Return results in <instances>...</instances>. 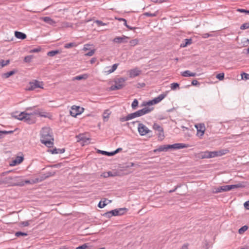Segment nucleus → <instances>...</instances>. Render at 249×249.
I'll use <instances>...</instances> for the list:
<instances>
[{
	"label": "nucleus",
	"instance_id": "f257e3e1",
	"mask_svg": "<svg viewBox=\"0 0 249 249\" xmlns=\"http://www.w3.org/2000/svg\"><path fill=\"white\" fill-rule=\"evenodd\" d=\"M41 142L46 146L51 147L53 144V138L52 132L49 127H43L40 131Z\"/></svg>",
	"mask_w": 249,
	"mask_h": 249
},
{
	"label": "nucleus",
	"instance_id": "f03ea898",
	"mask_svg": "<svg viewBox=\"0 0 249 249\" xmlns=\"http://www.w3.org/2000/svg\"><path fill=\"white\" fill-rule=\"evenodd\" d=\"M43 112H40L38 110H35L31 113L22 112L18 115L17 119L19 120L24 121L29 124H32L35 123V121L31 118V115L37 114L40 116L46 117V116L43 114Z\"/></svg>",
	"mask_w": 249,
	"mask_h": 249
},
{
	"label": "nucleus",
	"instance_id": "7ed1b4c3",
	"mask_svg": "<svg viewBox=\"0 0 249 249\" xmlns=\"http://www.w3.org/2000/svg\"><path fill=\"white\" fill-rule=\"evenodd\" d=\"M19 177L17 176H8L2 180V182L5 184H9L12 186H23L24 185V182L19 181Z\"/></svg>",
	"mask_w": 249,
	"mask_h": 249
},
{
	"label": "nucleus",
	"instance_id": "20e7f679",
	"mask_svg": "<svg viewBox=\"0 0 249 249\" xmlns=\"http://www.w3.org/2000/svg\"><path fill=\"white\" fill-rule=\"evenodd\" d=\"M126 78L121 77L116 78L114 80L115 85H112L110 89L111 90H115L122 89L125 86Z\"/></svg>",
	"mask_w": 249,
	"mask_h": 249
},
{
	"label": "nucleus",
	"instance_id": "39448f33",
	"mask_svg": "<svg viewBox=\"0 0 249 249\" xmlns=\"http://www.w3.org/2000/svg\"><path fill=\"white\" fill-rule=\"evenodd\" d=\"M245 186L246 185L244 184V183H239L238 184L233 185H226L221 186L220 189L222 190V192H227L232 189L239 188H244Z\"/></svg>",
	"mask_w": 249,
	"mask_h": 249
},
{
	"label": "nucleus",
	"instance_id": "423d86ee",
	"mask_svg": "<svg viewBox=\"0 0 249 249\" xmlns=\"http://www.w3.org/2000/svg\"><path fill=\"white\" fill-rule=\"evenodd\" d=\"M138 131L141 136H145L151 132V131L149 129L147 126L141 123H139Z\"/></svg>",
	"mask_w": 249,
	"mask_h": 249
},
{
	"label": "nucleus",
	"instance_id": "0eeeda50",
	"mask_svg": "<svg viewBox=\"0 0 249 249\" xmlns=\"http://www.w3.org/2000/svg\"><path fill=\"white\" fill-rule=\"evenodd\" d=\"M153 107H144L142 109H140L134 112L136 117H139L144 115L146 114L149 113L153 110Z\"/></svg>",
	"mask_w": 249,
	"mask_h": 249
},
{
	"label": "nucleus",
	"instance_id": "6e6552de",
	"mask_svg": "<svg viewBox=\"0 0 249 249\" xmlns=\"http://www.w3.org/2000/svg\"><path fill=\"white\" fill-rule=\"evenodd\" d=\"M43 83L41 82H39L36 80H34L33 82H30L29 83V86L27 88L28 90H33L36 88H41L43 89Z\"/></svg>",
	"mask_w": 249,
	"mask_h": 249
},
{
	"label": "nucleus",
	"instance_id": "1a4fd4ad",
	"mask_svg": "<svg viewBox=\"0 0 249 249\" xmlns=\"http://www.w3.org/2000/svg\"><path fill=\"white\" fill-rule=\"evenodd\" d=\"M83 110V107L73 106L70 110V114L71 116L76 117L78 115L81 114Z\"/></svg>",
	"mask_w": 249,
	"mask_h": 249
},
{
	"label": "nucleus",
	"instance_id": "9d476101",
	"mask_svg": "<svg viewBox=\"0 0 249 249\" xmlns=\"http://www.w3.org/2000/svg\"><path fill=\"white\" fill-rule=\"evenodd\" d=\"M213 156H214V154L213 153V151H209L202 152L198 154V157L201 159L213 158Z\"/></svg>",
	"mask_w": 249,
	"mask_h": 249
},
{
	"label": "nucleus",
	"instance_id": "9b49d317",
	"mask_svg": "<svg viewBox=\"0 0 249 249\" xmlns=\"http://www.w3.org/2000/svg\"><path fill=\"white\" fill-rule=\"evenodd\" d=\"M197 129V135L200 137L202 136L205 131V126L204 124H198L195 125Z\"/></svg>",
	"mask_w": 249,
	"mask_h": 249
},
{
	"label": "nucleus",
	"instance_id": "f8f14e48",
	"mask_svg": "<svg viewBox=\"0 0 249 249\" xmlns=\"http://www.w3.org/2000/svg\"><path fill=\"white\" fill-rule=\"evenodd\" d=\"M128 38V37L125 36H116L113 39V41L116 43H126L127 42V39Z\"/></svg>",
	"mask_w": 249,
	"mask_h": 249
},
{
	"label": "nucleus",
	"instance_id": "ddd939ff",
	"mask_svg": "<svg viewBox=\"0 0 249 249\" xmlns=\"http://www.w3.org/2000/svg\"><path fill=\"white\" fill-rule=\"evenodd\" d=\"M229 150L227 149H222L219 151H214L213 153H214V156L213 158L218 156H221L228 153Z\"/></svg>",
	"mask_w": 249,
	"mask_h": 249
},
{
	"label": "nucleus",
	"instance_id": "4468645a",
	"mask_svg": "<svg viewBox=\"0 0 249 249\" xmlns=\"http://www.w3.org/2000/svg\"><path fill=\"white\" fill-rule=\"evenodd\" d=\"M135 118H136L135 116V115L134 114V112L130 113L125 117H122L120 118V121L122 122L127 121L129 120H130L132 119H134Z\"/></svg>",
	"mask_w": 249,
	"mask_h": 249
},
{
	"label": "nucleus",
	"instance_id": "2eb2a0df",
	"mask_svg": "<svg viewBox=\"0 0 249 249\" xmlns=\"http://www.w3.org/2000/svg\"><path fill=\"white\" fill-rule=\"evenodd\" d=\"M141 72V71L137 68L131 70L129 71V76L130 77H135L140 75Z\"/></svg>",
	"mask_w": 249,
	"mask_h": 249
},
{
	"label": "nucleus",
	"instance_id": "dca6fc26",
	"mask_svg": "<svg viewBox=\"0 0 249 249\" xmlns=\"http://www.w3.org/2000/svg\"><path fill=\"white\" fill-rule=\"evenodd\" d=\"M17 71L14 70L11 71H8L6 73H3L1 74V77L3 79H7L9 78L10 76L14 75L17 72Z\"/></svg>",
	"mask_w": 249,
	"mask_h": 249
},
{
	"label": "nucleus",
	"instance_id": "f3484780",
	"mask_svg": "<svg viewBox=\"0 0 249 249\" xmlns=\"http://www.w3.org/2000/svg\"><path fill=\"white\" fill-rule=\"evenodd\" d=\"M192 43V39L191 38L185 39L180 44V47L181 48H184L188 45H191Z\"/></svg>",
	"mask_w": 249,
	"mask_h": 249
},
{
	"label": "nucleus",
	"instance_id": "a211bd4d",
	"mask_svg": "<svg viewBox=\"0 0 249 249\" xmlns=\"http://www.w3.org/2000/svg\"><path fill=\"white\" fill-rule=\"evenodd\" d=\"M166 96V94H161L159 95L157 97L155 98L153 100L154 104H156L160 102L163 100Z\"/></svg>",
	"mask_w": 249,
	"mask_h": 249
},
{
	"label": "nucleus",
	"instance_id": "6ab92c4d",
	"mask_svg": "<svg viewBox=\"0 0 249 249\" xmlns=\"http://www.w3.org/2000/svg\"><path fill=\"white\" fill-rule=\"evenodd\" d=\"M15 36L17 38L22 40L25 39L27 37L25 34L18 31H15Z\"/></svg>",
	"mask_w": 249,
	"mask_h": 249
},
{
	"label": "nucleus",
	"instance_id": "aec40b11",
	"mask_svg": "<svg viewBox=\"0 0 249 249\" xmlns=\"http://www.w3.org/2000/svg\"><path fill=\"white\" fill-rule=\"evenodd\" d=\"M174 149H179L184 148H187L189 147L188 144L182 143H177L174 144Z\"/></svg>",
	"mask_w": 249,
	"mask_h": 249
},
{
	"label": "nucleus",
	"instance_id": "412c9836",
	"mask_svg": "<svg viewBox=\"0 0 249 249\" xmlns=\"http://www.w3.org/2000/svg\"><path fill=\"white\" fill-rule=\"evenodd\" d=\"M42 20L50 25H53L55 23V22L49 17H45L41 18Z\"/></svg>",
	"mask_w": 249,
	"mask_h": 249
},
{
	"label": "nucleus",
	"instance_id": "4be33fe9",
	"mask_svg": "<svg viewBox=\"0 0 249 249\" xmlns=\"http://www.w3.org/2000/svg\"><path fill=\"white\" fill-rule=\"evenodd\" d=\"M168 150L167 145H162L160 146L157 149H155L154 151L156 152L157 151H167Z\"/></svg>",
	"mask_w": 249,
	"mask_h": 249
},
{
	"label": "nucleus",
	"instance_id": "5701e85b",
	"mask_svg": "<svg viewBox=\"0 0 249 249\" xmlns=\"http://www.w3.org/2000/svg\"><path fill=\"white\" fill-rule=\"evenodd\" d=\"M51 152L52 154H61L65 152V149L64 148H54L52 150H51Z\"/></svg>",
	"mask_w": 249,
	"mask_h": 249
},
{
	"label": "nucleus",
	"instance_id": "b1692460",
	"mask_svg": "<svg viewBox=\"0 0 249 249\" xmlns=\"http://www.w3.org/2000/svg\"><path fill=\"white\" fill-rule=\"evenodd\" d=\"M153 128L155 131H157L158 132L160 131H161V130H163V128L159 124L157 123H154L153 125Z\"/></svg>",
	"mask_w": 249,
	"mask_h": 249
},
{
	"label": "nucleus",
	"instance_id": "393cba45",
	"mask_svg": "<svg viewBox=\"0 0 249 249\" xmlns=\"http://www.w3.org/2000/svg\"><path fill=\"white\" fill-rule=\"evenodd\" d=\"M115 176L113 174L112 172L111 171H108L107 172H104L102 174L101 177H103V178H106L109 177H113Z\"/></svg>",
	"mask_w": 249,
	"mask_h": 249
},
{
	"label": "nucleus",
	"instance_id": "a878e982",
	"mask_svg": "<svg viewBox=\"0 0 249 249\" xmlns=\"http://www.w3.org/2000/svg\"><path fill=\"white\" fill-rule=\"evenodd\" d=\"M155 105L153 102V100L147 101V102H143L141 106H144L145 107H150L149 106Z\"/></svg>",
	"mask_w": 249,
	"mask_h": 249
},
{
	"label": "nucleus",
	"instance_id": "bb28decb",
	"mask_svg": "<svg viewBox=\"0 0 249 249\" xmlns=\"http://www.w3.org/2000/svg\"><path fill=\"white\" fill-rule=\"evenodd\" d=\"M138 104H139V102H138V101L137 99H135L132 104H131V107H132V108L133 109V110H135L137 109L138 106Z\"/></svg>",
	"mask_w": 249,
	"mask_h": 249
},
{
	"label": "nucleus",
	"instance_id": "cd10ccee",
	"mask_svg": "<svg viewBox=\"0 0 249 249\" xmlns=\"http://www.w3.org/2000/svg\"><path fill=\"white\" fill-rule=\"evenodd\" d=\"M23 160V158L22 157H17V159L16 160H14L13 161L14 164L13 165H15L17 163H21Z\"/></svg>",
	"mask_w": 249,
	"mask_h": 249
},
{
	"label": "nucleus",
	"instance_id": "c85d7f7f",
	"mask_svg": "<svg viewBox=\"0 0 249 249\" xmlns=\"http://www.w3.org/2000/svg\"><path fill=\"white\" fill-rule=\"evenodd\" d=\"M158 135V139L160 141H162L164 138V131L163 130H161V131H160L157 133Z\"/></svg>",
	"mask_w": 249,
	"mask_h": 249
},
{
	"label": "nucleus",
	"instance_id": "c756f323",
	"mask_svg": "<svg viewBox=\"0 0 249 249\" xmlns=\"http://www.w3.org/2000/svg\"><path fill=\"white\" fill-rule=\"evenodd\" d=\"M59 53V51L58 50H53V51H50L49 52H48L47 53V55L49 56H54L55 55L58 54Z\"/></svg>",
	"mask_w": 249,
	"mask_h": 249
},
{
	"label": "nucleus",
	"instance_id": "7c9ffc66",
	"mask_svg": "<svg viewBox=\"0 0 249 249\" xmlns=\"http://www.w3.org/2000/svg\"><path fill=\"white\" fill-rule=\"evenodd\" d=\"M9 63H10V60H7L6 61H5L4 60H1L0 61V64L1 65V67H5V66H6L8 64H9Z\"/></svg>",
	"mask_w": 249,
	"mask_h": 249
},
{
	"label": "nucleus",
	"instance_id": "2f4dec72",
	"mask_svg": "<svg viewBox=\"0 0 249 249\" xmlns=\"http://www.w3.org/2000/svg\"><path fill=\"white\" fill-rule=\"evenodd\" d=\"M33 56L32 55L26 56L24 57V61L26 63H29L31 61Z\"/></svg>",
	"mask_w": 249,
	"mask_h": 249
},
{
	"label": "nucleus",
	"instance_id": "473e14b6",
	"mask_svg": "<svg viewBox=\"0 0 249 249\" xmlns=\"http://www.w3.org/2000/svg\"><path fill=\"white\" fill-rule=\"evenodd\" d=\"M118 66V64H113L112 65V68L110 70H109L107 71V72L109 73L113 72L114 71H115L116 70V69L117 68Z\"/></svg>",
	"mask_w": 249,
	"mask_h": 249
},
{
	"label": "nucleus",
	"instance_id": "72a5a7b5",
	"mask_svg": "<svg viewBox=\"0 0 249 249\" xmlns=\"http://www.w3.org/2000/svg\"><path fill=\"white\" fill-rule=\"evenodd\" d=\"M144 16H145L146 17H154L157 16V12H155L154 13H151L149 12H145L143 14Z\"/></svg>",
	"mask_w": 249,
	"mask_h": 249
},
{
	"label": "nucleus",
	"instance_id": "f704fd0d",
	"mask_svg": "<svg viewBox=\"0 0 249 249\" xmlns=\"http://www.w3.org/2000/svg\"><path fill=\"white\" fill-rule=\"evenodd\" d=\"M191 72L190 71L186 70L181 73V75L184 77H189L190 76Z\"/></svg>",
	"mask_w": 249,
	"mask_h": 249
},
{
	"label": "nucleus",
	"instance_id": "c9c22d12",
	"mask_svg": "<svg viewBox=\"0 0 249 249\" xmlns=\"http://www.w3.org/2000/svg\"><path fill=\"white\" fill-rule=\"evenodd\" d=\"M138 39H134L130 40L129 43L131 46H135L138 44Z\"/></svg>",
	"mask_w": 249,
	"mask_h": 249
},
{
	"label": "nucleus",
	"instance_id": "e433bc0d",
	"mask_svg": "<svg viewBox=\"0 0 249 249\" xmlns=\"http://www.w3.org/2000/svg\"><path fill=\"white\" fill-rule=\"evenodd\" d=\"M109 113L108 112V110H106L104 112L103 114V118L104 121H107L109 118Z\"/></svg>",
	"mask_w": 249,
	"mask_h": 249
},
{
	"label": "nucleus",
	"instance_id": "4c0bfd02",
	"mask_svg": "<svg viewBox=\"0 0 249 249\" xmlns=\"http://www.w3.org/2000/svg\"><path fill=\"white\" fill-rule=\"evenodd\" d=\"M87 78V76L86 74H83L81 75H78L74 77V79L78 80H80L83 79H86Z\"/></svg>",
	"mask_w": 249,
	"mask_h": 249
},
{
	"label": "nucleus",
	"instance_id": "58836bf2",
	"mask_svg": "<svg viewBox=\"0 0 249 249\" xmlns=\"http://www.w3.org/2000/svg\"><path fill=\"white\" fill-rule=\"evenodd\" d=\"M248 227L247 226H244L240 229H239L238 232L240 234H242L245 231H246L248 229Z\"/></svg>",
	"mask_w": 249,
	"mask_h": 249
},
{
	"label": "nucleus",
	"instance_id": "ea45409f",
	"mask_svg": "<svg viewBox=\"0 0 249 249\" xmlns=\"http://www.w3.org/2000/svg\"><path fill=\"white\" fill-rule=\"evenodd\" d=\"M179 84L177 83H173L171 84V89L172 90H175L177 88H179Z\"/></svg>",
	"mask_w": 249,
	"mask_h": 249
},
{
	"label": "nucleus",
	"instance_id": "a19ab883",
	"mask_svg": "<svg viewBox=\"0 0 249 249\" xmlns=\"http://www.w3.org/2000/svg\"><path fill=\"white\" fill-rule=\"evenodd\" d=\"M249 29V22H247L242 24L240 27V29L245 30Z\"/></svg>",
	"mask_w": 249,
	"mask_h": 249
},
{
	"label": "nucleus",
	"instance_id": "79ce46f5",
	"mask_svg": "<svg viewBox=\"0 0 249 249\" xmlns=\"http://www.w3.org/2000/svg\"><path fill=\"white\" fill-rule=\"evenodd\" d=\"M75 46V44L73 42L65 44L64 45V47L66 49H69L71 47H73Z\"/></svg>",
	"mask_w": 249,
	"mask_h": 249
},
{
	"label": "nucleus",
	"instance_id": "37998d69",
	"mask_svg": "<svg viewBox=\"0 0 249 249\" xmlns=\"http://www.w3.org/2000/svg\"><path fill=\"white\" fill-rule=\"evenodd\" d=\"M98 153H101L104 155H107V156H112V155H111V152H107V151H102V150H99L98 151Z\"/></svg>",
	"mask_w": 249,
	"mask_h": 249
},
{
	"label": "nucleus",
	"instance_id": "c03bdc74",
	"mask_svg": "<svg viewBox=\"0 0 249 249\" xmlns=\"http://www.w3.org/2000/svg\"><path fill=\"white\" fill-rule=\"evenodd\" d=\"M27 233L21 231H17L15 233V235L17 237H19L20 236H27Z\"/></svg>",
	"mask_w": 249,
	"mask_h": 249
},
{
	"label": "nucleus",
	"instance_id": "a18cd8bd",
	"mask_svg": "<svg viewBox=\"0 0 249 249\" xmlns=\"http://www.w3.org/2000/svg\"><path fill=\"white\" fill-rule=\"evenodd\" d=\"M216 77L219 80H222L224 78V73H220L216 75Z\"/></svg>",
	"mask_w": 249,
	"mask_h": 249
},
{
	"label": "nucleus",
	"instance_id": "49530a36",
	"mask_svg": "<svg viewBox=\"0 0 249 249\" xmlns=\"http://www.w3.org/2000/svg\"><path fill=\"white\" fill-rule=\"evenodd\" d=\"M95 49L91 50L89 52L85 53V56H92L94 54V53H95Z\"/></svg>",
	"mask_w": 249,
	"mask_h": 249
},
{
	"label": "nucleus",
	"instance_id": "de8ad7c7",
	"mask_svg": "<svg viewBox=\"0 0 249 249\" xmlns=\"http://www.w3.org/2000/svg\"><path fill=\"white\" fill-rule=\"evenodd\" d=\"M107 204L105 203V201H100L98 205V207L100 208H104L106 206Z\"/></svg>",
	"mask_w": 249,
	"mask_h": 249
},
{
	"label": "nucleus",
	"instance_id": "09e8293b",
	"mask_svg": "<svg viewBox=\"0 0 249 249\" xmlns=\"http://www.w3.org/2000/svg\"><path fill=\"white\" fill-rule=\"evenodd\" d=\"M213 193H218L222 192V190L220 189V186L213 189Z\"/></svg>",
	"mask_w": 249,
	"mask_h": 249
},
{
	"label": "nucleus",
	"instance_id": "8fccbe9b",
	"mask_svg": "<svg viewBox=\"0 0 249 249\" xmlns=\"http://www.w3.org/2000/svg\"><path fill=\"white\" fill-rule=\"evenodd\" d=\"M119 211L120 214V215H121L124 214L126 212L127 209L126 208H119Z\"/></svg>",
	"mask_w": 249,
	"mask_h": 249
},
{
	"label": "nucleus",
	"instance_id": "3c124183",
	"mask_svg": "<svg viewBox=\"0 0 249 249\" xmlns=\"http://www.w3.org/2000/svg\"><path fill=\"white\" fill-rule=\"evenodd\" d=\"M241 75L242 79H245L246 80L249 79V74L244 72L241 74Z\"/></svg>",
	"mask_w": 249,
	"mask_h": 249
},
{
	"label": "nucleus",
	"instance_id": "603ef678",
	"mask_svg": "<svg viewBox=\"0 0 249 249\" xmlns=\"http://www.w3.org/2000/svg\"><path fill=\"white\" fill-rule=\"evenodd\" d=\"M40 50H41V48H35V49L31 50L30 51V52L31 53H37V52H40Z\"/></svg>",
	"mask_w": 249,
	"mask_h": 249
},
{
	"label": "nucleus",
	"instance_id": "864d4df0",
	"mask_svg": "<svg viewBox=\"0 0 249 249\" xmlns=\"http://www.w3.org/2000/svg\"><path fill=\"white\" fill-rule=\"evenodd\" d=\"M90 45L89 44H86L84 45L83 50L84 51H87L90 50Z\"/></svg>",
	"mask_w": 249,
	"mask_h": 249
},
{
	"label": "nucleus",
	"instance_id": "5fc2aeb1",
	"mask_svg": "<svg viewBox=\"0 0 249 249\" xmlns=\"http://www.w3.org/2000/svg\"><path fill=\"white\" fill-rule=\"evenodd\" d=\"M88 248L86 244H84L81 246H80L76 248V249H86Z\"/></svg>",
	"mask_w": 249,
	"mask_h": 249
},
{
	"label": "nucleus",
	"instance_id": "6e6d98bb",
	"mask_svg": "<svg viewBox=\"0 0 249 249\" xmlns=\"http://www.w3.org/2000/svg\"><path fill=\"white\" fill-rule=\"evenodd\" d=\"M95 22L97 23V24L98 25V26H104V25H106V24L103 22L101 20H96L95 21Z\"/></svg>",
	"mask_w": 249,
	"mask_h": 249
},
{
	"label": "nucleus",
	"instance_id": "4d7b16f0",
	"mask_svg": "<svg viewBox=\"0 0 249 249\" xmlns=\"http://www.w3.org/2000/svg\"><path fill=\"white\" fill-rule=\"evenodd\" d=\"M103 215L107 217V218H110L111 217H112L111 214H110V213L109 212H107V213H105Z\"/></svg>",
	"mask_w": 249,
	"mask_h": 249
},
{
	"label": "nucleus",
	"instance_id": "13d9d810",
	"mask_svg": "<svg viewBox=\"0 0 249 249\" xmlns=\"http://www.w3.org/2000/svg\"><path fill=\"white\" fill-rule=\"evenodd\" d=\"M192 85L193 86H197L199 85V83L196 80H193L192 81Z\"/></svg>",
	"mask_w": 249,
	"mask_h": 249
},
{
	"label": "nucleus",
	"instance_id": "bf43d9fd",
	"mask_svg": "<svg viewBox=\"0 0 249 249\" xmlns=\"http://www.w3.org/2000/svg\"><path fill=\"white\" fill-rule=\"evenodd\" d=\"M121 150H122V148H119L117 149L116 150H115L114 151L111 152V155H112V156L114 155L115 154H117L118 152H119V151H120Z\"/></svg>",
	"mask_w": 249,
	"mask_h": 249
},
{
	"label": "nucleus",
	"instance_id": "052dcab7",
	"mask_svg": "<svg viewBox=\"0 0 249 249\" xmlns=\"http://www.w3.org/2000/svg\"><path fill=\"white\" fill-rule=\"evenodd\" d=\"M244 207L245 208L247 209V210H249V201H248L247 202H246L244 204Z\"/></svg>",
	"mask_w": 249,
	"mask_h": 249
},
{
	"label": "nucleus",
	"instance_id": "680f3d73",
	"mask_svg": "<svg viewBox=\"0 0 249 249\" xmlns=\"http://www.w3.org/2000/svg\"><path fill=\"white\" fill-rule=\"evenodd\" d=\"M22 225L24 227H27V226H28L29 225V222L28 221H23V222H22Z\"/></svg>",
	"mask_w": 249,
	"mask_h": 249
},
{
	"label": "nucleus",
	"instance_id": "e2e57ef3",
	"mask_svg": "<svg viewBox=\"0 0 249 249\" xmlns=\"http://www.w3.org/2000/svg\"><path fill=\"white\" fill-rule=\"evenodd\" d=\"M152 2L155 3H161L165 1V0H151Z\"/></svg>",
	"mask_w": 249,
	"mask_h": 249
},
{
	"label": "nucleus",
	"instance_id": "0e129e2a",
	"mask_svg": "<svg viewBox=\"0 0 249 249\" xmlns=\"http://www.w3.org/2000/svg\"><path fill=\"white\" fill-rule=\"evenodd\" d=\"M237 11L241 13H247V10L244 9H237Z\"/></svg>",
	"mask_w": 249,
	"mask_h": 249
},
{
	"label": "nucleus",
	"instance_id": "69168bd1",
	"mask_svg": "<svg viewBox=\"0 0 249 249\" xmlns=\"http://www.w3.org/2000/svg\"><path fill=\"white\" fill-rule=\"evenodd\" d=\"M212 35L209 34V33H205L203 35V37L206 38L211 36Z\"/></svg>",
	"mask_w": 249,
	"mask_h": 249
},
{
	"label": "nucleus",
	"instance_id": "338daca9",
	"mask_svg": "<svg viewBox=\"0 0 249 249\" xmlns=\"http://www.w3.org/2000/svg\"><path fill=\"white\" fill-rule=\"evenodd\" d=\"M55 172H48L47 174V177H50V176H54V174H55Z\"/></svg>",
	"mask_w": 249,
	"mask_h": 249
},
{
	"label": "nucleus",
	"instance_id": "774afa93",
	"mask_svg": "<svg viewBox=\"0 0 249 249\" xmlns=\"http://www.w3.org/2000/svg\"><path fill=\"white\" fill-rule=\"evenodd\" d=\"M168 150L169 149H174V145L173 144H168L167 145Z\"/></svg>",
	"mask_w": 249,
	"mask_h": 249
}]
</instances>
